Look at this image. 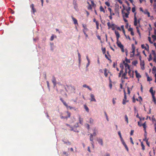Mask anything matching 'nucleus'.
Segmentation results:
<instances>
[{
  "label": "nucleus",
  "instance_id": "obj_1",
  "mask_svg": "<svg viewBox=\"0 0 156 156\" xmlns=\"http://www.w3.org/2000/svg\"><path fill=\"white\" fill-rule=\"evenodd\" d=\"M123 8L122 9V12L123 15V16H125L126 18H128V16L129 15V13H126L125 12H124V10H125V8L124 6L123 5Z\"/></svg>",
  "mask_w": 156,
  "mask_h": 156
},
{
  "label": "nucleus",
  "instance_id": "obj_2",
  "mask_svg": "<svg viewBox=\"0 0 156 156\" xmlns=\"http://www.w3.org/2000/svg\"><path fill=\"white\" fill-rule=\"evenodd\" d=\"M124 98L123 100L122 104L123 105H125V104H126V102H128V101L126 100L127 98H126V91H125V90H124Z\"/></svg>",
  "mask_w": 156,
  "mask_h": 156
},
{
  "label": "nucleus",
  "instance_id": "obj_3",
  "mask_svg": "<svg viewBox=\"0 0 156 156\" xmlns=\"http://www.w3.org/2000/svg\"><path fill=\"white\" fill-rule=\"evenodd\" d=\"M123 63L125 66V71H127V69H128L129 70L130 69L129 65L127 63H126L125 61H123Z\"/></svg>",
  "mask_w": 156,
  "mask_h": 156
},
{
  "label": "nucleus",
  "instance_id": "obj_4",
  "mask_svg": "<svg viewBox=\"0 0 156 156\" xmlns=\"http://www.w3.org/2000/svg\"><path fill=\"white\" fill-rule=\"evenodd\" d=\"M90 101H94L96 102V101L95 99V98L93 94H90Z\"/></svg>",
  "mask_w": 156,
  "mask_h": 156
},
{
  "label": "nucleus",
  "instance_id": "obj_5",
  "mask_svg": "<svg viewBox=\"0 0 156 156\" xmlns=\"http://www.w3.org/2000/svg\"><path fill=\"white\" fill-rule=\"evenodd\" d=\"M136 12H135L134 13V24L135 26H137V19L136 17Z\"/></svg>",
  "mask_w": 156,
  "mask_h": 156
},
{
  "label": "nucleus",
  "instance_id": "obj_6",
  "mask_svg": "<svg viewBox=\"0 0 156 156\" xmlns=\"http://www.w3.org/2000/svg\"><path fill=\"white\" fill-rule=\"evenodd\" d=\"M116 43L118 47L120 48L122 47H124L123 45L122 44L121 42L119 40L118 41H117Z\"/></svg>",
  "mask_w": 156,
  "mask_h": 156
},
{
  "label": "nucleus",
  "instance_id": "obj_7",
  "mask_svg": "<svg viewBox=\"0 0 156 156\" xmlns=\"http://www.w3.org/2000/svg\"><path fill=\"white\" fill-rule=\"evenodd\" d=\"M115 34L116 35L117 41H118L120 37V34L119 32L116 30L115 31Z\"/></svg>",
  "mask_w": 156,
  "mask_h": 156
},
{
  "label": "nucleus",
  "instance_id": "obj_8",
  "mask_svg": "<svg viewBox=\"0 0 156 156\" xmlns=\"http://www.w3.org/2000/svg\"><path fill=\"white\" fill-rule=\"evenodd\" d=\"M52 81L53 83L54 86H56V79L54 76H53L52 80Z\"/></svg>",
  "mask_w": 156,
  "mask_h": 156
},
{
  "label": "nucleus",
  "instance_id": "obj_9",
  "mask_svg": "<svg viewBox=\"0 0 156 156\" xmlns=\"http://www.w3.org/2000/svg\"><path fill=\"white\" fill-rule=\"evenodd\" d=\"M150 92L151 93V94L152 96V98L154 96V94H155V92H154L153 89L152 87H151L150 89L149 90Z\"/></svg>",
  "mask_w": 156,
  "mask_h": 156
},
{
  "label": "nucleus",
  "instance_id": "obj_10",
  "mask_svg": "<svg viewBox=\"0 0 156 156\" xmlns=\"http://www.w3.org/2000/svg\"><path fill=\"white\" fill-rule=\"evenodd\" d=\"M74 22V23L75 24H78V22L77 20L74 18L73 16H71Z\"/></svg>",
  "mask_w": 156,
  "mask_h": 156
},
{
  "label": "nucleus",
  "instance_id": "obj_11",
  "mask_svg": "<svg viewBox=\"0 0 156 156\" xmlns=\"http://www.w3.org/2000/svg\"><path fill=\"white\" fill-rule=\"evenodd\" d=\"M127 73V70H126L125 73H123L122 75V77L124 79H127V77H126V74Z\"/></svg>",
  "mask_w": 156,
  "mask_h": 156
},
{
  "label": "nucleus",
  "instance_id": "obj_12",
  "mask_svg": "<svg viewBox=\"0 0 156 156\" xmlns=\"http://www.w3.org/2000/svg\"><path fill=\"white\" fill-rule=\"evenodd\" d=\"M30 7L32 9V10L34 13L36 12V10L34 7V4H32L30 5Z\"/></svg>",
  "mask_w": 156,
  "mask_h": 156
},
{
  "label": "nucleus",
  "instance_id": "obj_13",
  "mask_svg": "<svg viewBox=\"0 0 156 156\" xmlns=\"http://www.w3.org/2000/svg\"><path fill=\"white\" fill-rule=\"evenodd\" d=\"M97 141L98 143L101 144V145H103V142L101 138H99L97 139Z\"/></svg>",
  "mask_w": 156,
  "mask_h": 156
},
{
  "label": "nucleus",
  "instance_id": "obj_14",
  "mask_svg": "<svg viewBox=\"0 0 156 156\" xmlns=\"http://www.w3.org/2000/svg\"><path fill=\"white\" fill-rule=\"evenodd\" d=\"M136 73V76L137 78H139L141 77V75L139 73H138L137 71H135Z\"/></svg>",
  "mask_w": 156,
  "mask_h": 156
},
{
  "label": "nucleus",
  "instance_id": "obj_15",
  "mask_svg": "<svg viewBox=\"0 0 156 156\" xmlns=\"http://www.w3.org/2000/svg\"><path fill=\"white\" fill-rule=\"evenodd\" d=\"M140 65L142 66V67H141V69L142 70H144V61H141L140 62Z\"/></svg>",
  "mask_w": 156,
  "mask_h": 156
},
{
  "label": "nucleus",
  "instance_id": "obj_16",
  "mask_svg": "<svg viewBox=\"0 0 156 156\" xmlns=\"http://www.w3.org/2000/svg\"><path fill=\"white\" fill-rule=\"evenodd\" d=\"M131 71L130 69H129V71L128 72V73L129 74V75L130 76V77H133V73H131Z\"/></svg>",
  "mask_w": 156,
  "mask_h": 156
},
{
  "label": "nucleus",
  "instance_id": "obj_17",
  "mask_svg": "<svg viewBox=\"0 0 156 156\" xmlns=\"http://www.w3.org/2000/svg\"><path fill=\"white\" fill-rule=\"evenodd\" d=\"M60 100L62 101V102L63 104L65 106H67V104L65 101L62 99V98H60Z\"/></svg>",
  "mask_w": 156,
  "mask_h": 156
},
{
  "label": "nucleus",
  "instance_id": "obj_18",
  "mask_svg": "<svg viewBox=\"0 0 156 156\" xmlns=\"http://www.w3.org/2000/svg\"><path fill=\"white\" fill-rule=\"evenodd\" d=\"M108 10L110 12V15H115V13L113 12H112V9L110 8H108Z\"/></svg>",
  "mask_w": 156,
  "mask_h": 156
},
{
  "label": "nucleus",
  "instance_id": "obj_19",
  "mask_svg": "<svg viewBox=\"0 0 156 156\" xmlns=\"http://www.w3.org/2000/svg\"><path fill=\"white\" fill-rule=\"evenodd\" d=\"M100 10L101 12H103L104 13H105V12L104 9L101 6L100 7Z\"/></svg>",
  "mask_w": 156,
  "mask_h": 156
},
{
  "label": "nucleus",
  "instance_id": "obj_20",
  "mask_svg": "<svg viewBox=\"0 0 156 156\" xmlns=\"http://www.w3.org/2000/svg\"><path fill=\"white\" fill-rule=\"evenodd\" d=\"M79 123L81 124H83V119L82 118H81L80 117H79Z\"/></svg>",
  "mask_w": 156,
  "mask_h": 156
},
{
  "label": "nucleus",
  "instance_id": "obj_21",
  "mask_svg": "<svg viewBox=\"0 0 156 156\" xmlns=\"http://www.w3.org/2000/svg\"><path fill=\"white\" fill-rule=\"evenodd\" d=\"M93 135L92 134H90V140L92 141V142L91 143H92V144L93 145Z\"/></svg>",
  "mask_w": 156,
  "mask_h": 156
},
{
  "label": "nucleus",
  "instance_id": "obj_22",
  "mask_svg": "<svg viewBox=\"0 0 156 156\" xmlns=\"http://www.w3.org/2000/svg\"><path fill=\"white\" fill-rule=\"evenodd\" d=\"M82 26L83 27V28L84 30L85 31H87L88 30V29L87 28V26L86 25L84 24H82Z\"/></svg>",
  "mask_w": 156,
  "mask_h": 156
},
{
  "label": "nucleus",
  "instance_id": "obj_23",
  "mask_svg": "<svg viewBox=\"0 0 156 156\" xmlns=\"http://www.w3.org/2000/svg\"><path fill=\"white\" fill-rule=\"evenodd\" d=\"M144 13L145 14H147L148 17H150V13L147 10H146L144 12Z\"/></svg>",
  "mask_w": 156,
  "mask_h": 156
},
{
  "label": "nucleus",
  "instance_id": "obj_24",
  "mask_svg": "<svg viewBox=\"0 0 156 156\" xmlns=\"http://www.w3.org/2000/svg\"><path fill=\"white\" fill-rule=\"evenodd\" d=\"M107 69L105 68L104 70V75L106 77H107L108 76V73H107Z\"/></svg>",
  "mask_w": 156,
  "mask_h": 156
},
{
  "label": "nucleus",
  "instance_id": "obj_25",
  "mask_svg": "<svg viewBox=\"0 0 156 156\" xmlns=\"http://www.w3.org/2000/svg\"><path fill=\"white\" fill-rule=\"evenodd\" d=\"M66 108L68 109V108H69L71 110L72 109H73L75 110H76V109H75V108L73 107H72L70 106H68L67 105V106H66Z\"/></svg>",
  "mask_w": 156,
  "mask_h": 156
},
{
  "label": "nucleus",
  "instance_id": "obj_26",
  "mask_svg": "<svg viewBox=\"0 0 156 156\" xmlns=\"http://www.w3.org/2000/svg\"><path fill=\"white\" fill-rule=\"evenodd\" d=\"M132 51L131 52V53H132L133 54H130V57H133L134 56V54H135V50H132Z\"/></svg>",
  "mask_w": 156,
  "mask_h": 156
},
{
  "label": "nucleus",
  "instance_id": "obj_27",
  "mask_svg": "<svg viewBox=\"0 0 156 156\" xmlns=\"http://www.w3.org/2000/svg\"><path fill=\"white\" fill-rule=\"evenodd\" d=\"M84 108L86 111L87 112H89V109L88 107L86 106V105H84Z\"/></svg>",
  "mask_w": 156,
  "mask_h": 156
},
{
  "label": "nucleus",
  "instance_id": "obj_28",
  "mask_svg": "<svg viewBox=\"0 0 156 156\" xmlns=\"http://www.w3.org/2000/svg\"><path fill=\"white\" fill-rule=\"evenodd\" d=\"M123 70L122 69H121L120 71V73H119V77H120L121 76V75L123 73Z\"/></svg>",
  "mask_w": 156,
  "mask_h": 156
},
{
  "label": "nucleus",
  "instance_id": "obj_29",
  "mask_svg": "<svg viewBox=\"0 0 156 156\" xmlns=\"http://www.w3.org/2000/svg\"><path fill=\"white\" fill-rule=\"evenodd\" d=\"M146 122H145L144 123L142 124V126L143 127L144 129H146Z\"/></svg>",
  "mask_w": 156,
  "mask_h": 156
},
{
  "label": "nucleus",
  "instance_id": "obj_30",
  "mask_svg": "<svg viewBox=\"0 0 156 156\" xmlns=\"http://www.w3.org/2000/svg\"><path fill=\"white\" fill-rule=\"evenodd\" d=\"M78 55L79 62V63H80V61H81V55L79 52H78Z\"/></svg>",
  "mask_w": 156,
  "mask_h": 156
},
{
  "label": "nucleus",
  "instance_id": "obj_31",
  "mask_svg": "<svg viewBox=\"0 0 156 156\" xmlns=\"http://www.w3.org/2000/svg\"><path fill=\"white\" fill-rule=\"evenodd\" d=\"M125 120L126 122L128 124V117L126 115H125Z\"/></svg>",
  "mask_w": 156,
  "mask_h": 156
},
{
  "label": "nucleus",
  "instance_id": "obj_32",
  "mask_svg": "<svg viewBox=\"0 0 156 156\" xmlns=\"http://www.w3.org/2000/svg\"><path fill=\"white\" fill-rule=\"evenodd\" d=\"M149 58H148V60L149 61H150L152 59L151 55V54H150L149 55Z\"/></svg>",
  "mask_w": 156,
  "mask_h": 156
},
{
  "label": "nucleus",
  "instance_id": "obj_33",
  "mask_svg": "<svg viewBox=\"0 0 156 156\" xmlns=\"http://www.w3.org/2000/svg\"><path fill=\"white\" fill-rule=\"evenodd\" d=\"M123 65H124L123 63H120V67L122 69H122L123 70V67H124Z\"/></svg>",
  "mask_w": 156,
  "mask_h": 156
},
{
  "label": "nucleus",
  "instance_id": "obj_34",
  "mask_svg": "<svg viewBox=\"0 0 156 156\" xmlns=\"http://www.w3.org/2000/svg\"><path fill=\"white\" fill-rule=\"evenodd\" d=\"M88 4H89V5L87 7V8L88 9H92L91 5H90L88 2H87Z\"/></svg>",
  "mask_w": 156,
  "mask_h": 156
},
{
  "label": "nucleus",
  "instance_id": "obj_35",
  "mask_svg": "<svg viewBox=\"0 0 156 156\" xmlns=\"http://www.w3.org/2000/svg\"><path fill=\"white\" fill-rule=\"evenodd\" d=\"M141 146L142 147V149L143 150H145V146L142 142L141 143Z\"/></svg>",
  "mask_w": 156,
  "mask_h": 156
},
{
  "label": "nucleus",
  "instance_id": "obj_36",
  "mask_svg": "<svg viewBox=\"0 0 156 156\" xmlns=\"http://www.w3.org/2000/svg\"><path fill=\"white\" fill-rule=\"evenodd\" d=\"M131 8L130 7H129L128 8L126 9V11L127 13H129V11L130 10Z\"/></svg>",
  "mask_w": 156,
  "mask_h": 156
},
{
  "label": "nucleus",
  "instance_id": "obj_37",
  "mask_svg": "<svg viewBox=\"0 0 156 156\" xmlns=\"http://www.w3.org/2000/svg\"><path fill=\"white\" fill-rule=\"evenodd\" d=\"M152 54L153 55L154 57L156 56V54L154 51L153 50H152Z\"/></svg>",
  "mask_w": 156,
  "mask_h": 156
},
{
  "label": "nucleus",
  "instance_id": "obj_38",
  "mask_svg": "<svg viewBox=\"0 0 156 156\" xmlns=\"http://www.w3.org/2000/svg\"><path fill=\"white\" fill-rule=\"evenodd\" d=\"M93 119L92 118H90L89 120V123L90 124H93Z\"/></svg>",
  "mask_w": 156,
  "mask_h": 156
},
{
  "label": "nucleus",
  "instance_id": "obj_39",
  "mask_svg": "<svg viewBox=\"0 0 156 156\" xmlns=\"http://www.w3.org/2000/svg\"><path fill=\"white\" fill-rule=\"evenodd\" d=\"M152 38L154 41L156 40V36L154 35H153L151 36Z\"/></svg>",
  "mask_w": 156,
  "mask_h": 156
},
{
  "label": "nucleus",
  "instance_id": "obj_40",
  "mask_svg": "<svg viewBox=\"0 0 156 156\" xmlns=\"http://www.w3.org/2000/svg\"><path fill=\"white\" fill-rule=\"evenodd\" d=\"M156 71V67H155V66H154L152 69L153 73H154H154H155Z\"/></svg>",
  "mask_w": 156,
  "mask_h": 156
},
{
  "label": "nucleus",
  "instance_id": "obj_41",
  "mask_svg": "<svg viewBox=\"0 0 156 156\" xmlns=\"http://www.w3.org/2000/svg\"><path fill=\"white\" fill-rule=\"evenodd\" d=\"M116 100V98H113L112 99V103L113 105H115V100Z\"/></svg>",
  "mask_w": 156,
  "mask_h": 156
},
{
  "label": "nucleus",
  "instance_id": "obj_42",
  "mask_svg": "<svg viewBox=\"0 0 156 156\" xmlns=\"http://www.w3.org/2000/svg\"><path fill=\"white\" fill-rule=\"evenodd\" d=\"M137 61L136 60L132 62V64L133 65H136V64H137Z\"/></svg>",
  "mask_w": 156,
  "mask_h": 156
},
{
  "label": "nucleus",
  "instance_id": "obj_43",
  "mask_svg": "<svg viewBox=\"0 0 156 156\" xmlns=\"http://www.w3.org/2000/svg\"><path fill=\"white\" fill-rule=\"evenodd\" d=\"M85 125L88 129H89L90 125L89 124L86 123L85 124Z\"/></svg>",
  "mask_w": 156,
  "mask_h": 156
},
{
  "label": "nucleus",
  "instance_id": "obj_44",
  "mask_svg": "<svg viewBox=\"0 0 156 156\" xmlns=\"http://www.w3.org/2000/svg\"><path fill=\"white\" fill-rule=\"evenodd\" d=\"M9 12L12 14H13L15 12L14 11L11 9H9Z\"/></svg>",
  "mask_w": 156,
  "mask_h": 156
},
{
  "label": "nucleus",
  "instance_id": "obj_45",
  "mask_svg": "<svg viewBox=\"0 0 156 156\" xmlns=\"http://www.w3.org/2000/svg\"><path fill=\"white\" fill-rule=\"evenodd\" d=\"M152 98L153 101L154 102L155 104H156V99H155V96L153 97Z\"/></svg>",
  "mask_w": 156,
  "mask_h": 156
},
{
  "label": "nucleus",
  "instance_id": "obj_46",
  "mask_svg": "<svg viewBox=\"0 0 156 156\" xmlns=\"http://www.w3.org/2000/svg\"><path fill=\"white\" fill-rule=\"evenodd\" d=\"M102 49L103 54H105V53L106 52L105 48H102Z\"/></svg>",
  "mask_w": 156,
  "mask_h": 156
},
{
  "label": "nucleus",
  "instance_id": "obj_47",
  "mask_svg": "<svg viewBox=\"0 0 156 156\" xmlns=\"http://www.w3.org/2000/svg\"><path fill=\"white\" fill-rule=\"evenodd\" d=\"M132 11L133 12H134L135 13L136 12H135V11H136L135 8L134 7L132 8Z\"/></svg>",
  "mask_w": 156,
  "mask_h": 156
},
{
  "label": "nucleus",
  "instance_id": "obj_48",
  "mask_svg": "<svg viewBox=\"0 0 156 156\" xmlns=\"http://www.w3.org/2000/svg\"><path fill=\"white\" fill-rule=\"evenodd\" d=\"M136 28L137 29V33H138V34H139V35L140 36V31L139 30L138 27H136Z\"/></svg>",
  "mask_w": 156,
  "mask_h": 156
},
{
  "label": "nucleus",
  "instance_id": "obj_49",
  "mask_svg": "<svg viewBox=\"0 0 156 156\" xmlns=\"http://www.w3.org/2000/svg\"><path fill=\"white\" fill-rule=\"evenodd\" d=\"M152 80V79L151 78L149 77V76H148L147 77V80L148 81H151Z\"/></svg>",
  "mask_w": 156,
  "mask_h": 156
},
{
  "label": "nucleus",
  "instance_id": "obj_50",
  "mask_svg": "<svg viewBox=\"0 0 156 156\" xmlns=\"http://www.w3.org/2000/svg\"><path fill=\"white\" fill-rule=\"evenodd\" d=\"M107 25L108 27V29H109L111 28V26L110 23L109 22H108L107 23Z\"/></svg>",
  "mask_w": 156,
  "mask_h": 156
},
{
  "label": "nucleus",
  "instance_id": "obj_51",
  "mask_svg": "<svg viewBox=\"0 0 156 156\" xmlns=\"http://www.w3.org/2000/svg\"><path fill=\"white\" fill-rule=\"evenodd\" d=\"M83 32L84 34L85 35L86 37H88V36L87 34H86L85 31L84 30H83Z\"/></svg>",
  "mask_w": 156,
  "mask_h": 156
},
{
  "label": "nucleus",
  "instance_id": "obj_52",
  "mask_svg": "<svg viewBox=\"0 0 156 156\" xmlns=\"http://www.w3.org/2000/svg\"><path fill=\"white\" fill-rule=\"evenodd\" d=\"M132 50H135V47L133 44H132Z\"/></svg>",
  "mask_w": 156,
  "mask_h": 156
},
{
  "label": "nucleus",
  "instance_id": "obj_53",
  "mask_svg": "<svg viewBox=\"0 0 156 156\" xmlns=\"http://www.w3.org/2000/svg\"><path fill=\"white\" fill-rule=\"evenodd\" d=\"M105 4L108 6H109L110 5V4L108 2H105Z\"/></svg>",
  "mask_w": 156,
  "mask_h": 156
},
{
  "label": "nucleus",
  "instance_id": "obj_54",
  "mask_svg": "<svg viewBox=\"0 0 156 156\" xmlns=\"http://www.w3.org/2000/svg\"><path fill=\"white\" fill-rule=\"evenodd\" d=\"M141 48L144 49V48L146 50H147V48L146 47H145L144 44H142L141 45Z\"/></svg>",
  "mask_w": 156,
  "mask_h": 156
},
{
  "label": "nucleus",
  "instance_id": "obj_55",
  "mask_svg": "<svg viewBox=\"0 0 156 156\" xmlns=\"http://www.w3.org/2000/svg\"><path fill=\"white\" fill-rule=\"evenodd\" d=\"M148 39L150 43H151V44L153 43V42H152L151 41V38L150 37H148Z\"/></svg>",
  "mask_w": 156,
  "mask_h": 156
},
{
  "label": "nucleus",
  "instance_id": "obj_56",
  "mask_svg": "<svg viewBox=\"0 0 156 156\" xmlns=\"http://www.w3.org/2000/svg\"><path fill=\"white\" fill-rule=\"evenodd\" d=\"M122 30L123 33L124 34V35L126 37V38H127V36L124 30Z\"/></svg>",
  "mask_w": 156,
  "mask_h": 156
},
{
  "label": "nucleus",
  "instance_id": "obj_57",
  "mask_svg": "<svg viewBox=\"0 0 156 156\" xmlns=\"http://www.w3.org/2000/svg\"><path fill=\"white\" fill-rule=\"evenodd\" d=\"M54 35L53 34V35H52L51 36V37L50 40L51 41H52L54 39Z\"/></svg>",
  "mask_w": 156,
  "mask_h": 156
},
{
  "label": "nucleus",
  "instance_id": "obj_58",
  "mask_svg": "<svg viewBox=\"0 0 156 156\" xmlns=\"http://www.w3.org/2000/svg\"><path fill=\"white\" fill-rule=\"evenodd\" d=\"M130 142H131V143L133 145L134 144V143H133V141L132 138L131 137L130 138Z\"/></svg>",
  "mask_w": 156,
  "mask_h": 156
},
{
  "label": "nucleus",
  "instance_id": "obj_59",
  "mask_svg": "<svg viewBox=\"0 0 156 156\" xmlns=\"http://www.w3.org/2000/svg\"><path fill=\"white\" fill-rule=\"evenodd\" d=\"M134 130H131V132H130V135L131 136H132V135H133V133H134Z\"/></svg>",
  "mask_w": 156,
  "mask_h": 156
},
{
  "label": "nucleus",
  "instance_id": "obj_60",
  "mask_svg": "<svg viewBox=\"0 0 156 156\" xmlns=\"http://www.w3.org/2000/svg\"><path fill=\"white\" fill-rule=\"evenodd\" d=\"M92 135H93V136H96V131H95V130H94V133H93V134H92Z\"/></svg>",
  "mask_w": 156,
  "mask_h": 156
},
{
  "label": "nucleus",
  "instance_id": "obj_61",
  "mask_svg": "<svg viewBox=\"0 0 156 156\" xmlns=\"http://www.w3.org/2000/svg\"><path fill=\"white\" fill-rule=\"evenodd\" d=\"M67 114L68 115V117H70V112H67Z\"/></svg>",
  "mask_w": 156,
  "mask_h": 156
},
{
  "label": "nucleus",
  "instance_id": "obj_62",
  "mask_svg": "<svg viewBox=\"0 0 156 156\" xmlns=\"http://www.w3.org/2000/svg\"><path fill=\"white\" fill-rule=\"evenodd\" d=\"M128 30H129V31H130V32L133 31V29L132 28L130 27L128 29Z\"/></svg>",
  "mask_w": 156,
  "mask_h": 156
},
{
  "label": "nucleus",
  "instance_id": "obj_63",
  "mask_svg": "<svg viewBox=\"0 0 156 156\" xmlns=\"http://www.w3.org/2000/svg\"><path fill=\"white\" fill-rule=\"evenodd\" d=\"M124 47H122V48H121V51L122 52H124L125 51V50L124 49Z\"/></svg>",
  "mask_w": 156,
  "mask_h": 156
},
{
  "label": "nucleus",
  "instance_id": "obj_64",
  "mask_svg": "<svg viewBox=\"0 0 156 156\" xmlns=\"http://www.w3.org/2000/svg\"><path fill=\"white\" fill-rule=\"evenodd\" d=\"M153 61L156 63V56L154 57Z\"/></svg>",
  "mask_w": 156,
  "mask_h": 156
}]
</instances>
